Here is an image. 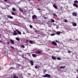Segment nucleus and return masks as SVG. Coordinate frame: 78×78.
<instances>
[{
	"label": "nucleus",
	"mask_w": 78,
	"mask_h": 78,
	"mask_svg": "<svg viewBox=\"0 0 78 78\" xmlns=\"http://www.w3.org/2000/svg\"><path fill=\"white\" fill-rule=\"evenodd\" d=\"M76 71L77 72V73H78V69H76Z\"/></svg>",
	"instance_id": "c03bdc74"
},
{
	"label": "nucleus",
	"mask_w": 78,
	"mask_h": 78,
	"mask_svg": "<svg viewBox=\"0 0 78 78\" xmlns=\"http://www.w3.org/2000/svg\"><path fill=\"white\" fill-rule=\"evenodd\" d=\"M35 32H36V33H37V31H35Z\"/></svg>",
	"instance_id": "49530a36"
},
{
	"label": "nucleus",
	"mask_w": 78,
	"mask_h": 78,
	"mask_svg": "<svg viewBox=\"0 0 78 78\" xmlns=\"http://www.w3.org/2000/svg\"><path fill=\"white\" fill-rule=\"evenodd\" d=\"M21 47H22V48H25V46H23V45H22L21 46Z\"/></svg>",
	"instance_id": "7c9ffc66"
},
{
	"label": "nucleus",
	"mask_w": 78,
	"mask_h": 78,
	"mask_svg": "<svg viewBox=\"0 0 78 78\" xmlns=\"http://www.w3.org/2000/svg\"><path fill=\"white\" fill-rule=\"evenodd\" d=\"M3 42V41H1V40H0V42Z\"/></svg>",
	"instance_id": "a19ab883"
},
{
	"label": "nucleus",
	"mask_w": 78,
	"mask_h": 78,
	"mask_svg": "<svg viewBox=\"0 0 78 78\" xmlns=\"http://www.w3.org/2000/svg\"><path fill=\"white\" fill-rule=\"evenodd\" d=\"M12 15H14V16H16V14H15L14 12H12Z\"/></svg>",
	"instance_id": "b1692460"
},
{
	"label": "nucleus",
	"mask_w": 78,
	"mask_h": 78,
	"mask_svg": "<svg viewBox=\"0 0 78 78\" xmlns=\"http://www.w3.org/2000/svg\"><path fill=\"white\" fill-rule=\"evenodd\" d=\"M9 78V77H8V78Z\"/></svg>",
	"instance_id": "5fc2aeb1"
},
{
	"label": "nucleus",
	"mask_w": 78,
	"mask_h": 78,
	"mask_svg": "<svg viewBox=\"0 0 78 78\" xmlns=\"http://www.w3.org/2000/svg\"><path fill=\"white\" fill-rule=\"evenodd\" d=\"M32 19H35L37 18V16L36 15H34L32 16Z\"/></svg>",
	"instance_id": "20e7f679"
},
{
	"label": "nucleus",
	"mask_w": 78,
	"mask_h": 78,
	"mask_svg": "<svg viewBox=\"0 0 78 78\" xmlns=\"http://www.w3.org/2000/svg\"><path fill=\"white\" fill-rule=\"evenodd\" d=\"M24 58L26 60H27V58L24 57Z\"/></svg>",
	"instance_id": "a18cd8bd"
},
{
	"label": "nucleus",
	"mask_w": 78,
	"mask_h": 78,
	"mask_svg": "<svg viewBox=\"0 0 78 78\" xmlns=\"http://www.w3.org/2000/svg\"><path fill=\"white\" fill-rule=\"evenodd\" d=\"M72 14L74 16H77V13L74 12L72 13Z\"/></svg>",
	"instance_id": "39448f33"
},
{
	"label": "nucleus",
	"mask_w": 78,
	"mask_h": 78,
	"mask_svg": "<svg viewBox=\"0 0 78 78\" xmlns=\"http://www.w3.org/2000/svg\"><path fill=\"white\" fill-rule=\"evenodd\" d=\"M73 6H75V7H76L77 8H78V5H76V3H73Z\"/></svg>",
	"instance_id": "9b49d317"
},
{
	"label": "nucleus",
	"mask_w": 78,
	"mask_h": 78,
	"mask_svg": "<svg viewBox=\"0 0 78 78\" xmlns=\"http://www.w3.org/2000/svg\"><path fill=\"white\" fill-rule=\"evenodd\" d=\"M51 44H52L54 45H57V43L55 41H52L51 42Z\"/></svg>",
	"instance_id": "7ed1b4c3"
},
{
	"label": "nucleus",
	"mask_w": 78,
	"mask_h": 78,
	"mask_svg": "<svg viewBox=\"0 0 78 78\" xmlns=\"http://www.w3.org/2000/svg\"><path fill=\"white\" fill-rule=\"evenodd\" d=\"M56 34L58 35H60V34H61V32L60 31H57L56 32Z\"/></svg>",
	"instance_id": "f8f14e48"
},
{
	"label": "nucleus",
	"mask_w": 78,
	"mask_h": 78,
	"mask_svg": "<svg viewBox=\"0 0 78 78\" xmlns=\"http://www.w3.org/2000/svg\"><path fill=\"white\" fill-rule=\"evenodd\" d=\"M53 6L54 8H55V9H58V7L56 6V5H53Z\"/></svg>",
	"instance_id": "dca6fc26"
},
{
	"label": "nucleus",
	"mask_w": 78,
	"mask_h": 78,
	"mask_svg": "<svg viewBox=\"0 0 78 78\" xmlns=\"http://www.w3.org/2000/svg\"><path fill=\"white\" fill-rule=\"evenodd\" d=\"M13 78H19V77L16 76V75L14 74Z\"/></svg>",
	"instance_id": "ddd939ff"
},
{
	"label": "nucleus",
	"mask_w": 78,
	"mask_h": 78,
	"mask_svg": "<svg viewBox=\"0 0 78 78\" xmlns=\"http://www.w3.org/2000/svg\"><path fill=\"white\" fill-rule=\"evenodd\" d=\"M29 42L30 43V44H33V42L32 41H31V40H30L29 41Z\"/></svg>",
	"instance_id": "4be33fe9"
},
{
	"label": "nucleus",
	"mask_w": 78,
	"mask_h": 78,
	"mask_svg": "<svg viewBox=\"0 0 78 78\" xmlns=\"http://www.w3.org/2000/svg\"><path fill=\"white\" fill-rule=\"evenodd\" d=\"M51 58H52V59H56V58H55V57L54 56H52Z\"/></svg>",
	"instance_id": "2eb2a0df"
},
{
	"label": "nucleus",
	"mask_w": 78,
	"mask_h": 78,
	"mask_svg": "<svg viewBox=\"0 0 78 78\" xmlns=\"http://www.w3.org/2000/svg\"><path fill=\"white\" fill-rule=\"evenodd\" d=\"M66 66H60V69H64L65 68H66Z\"/></svg>",
	"instance_id": "4468645a"
},
{
	"label": "nucleus",
	"mask_w": 78,
	"mask_h": 78,
	"mask_svg": "<svg viewBox=\"0 0 78 78\" xmlns=\"http://www.w3.org/2000/svg\"><path fill=\"white\" fill-rule=\"evenodd\" d=\"M30 62L31 66H33V65H34V62H33V61L30 60Z\"/></svg>",
	"instance_id": "1a4fd4ad"
},
{
	"label": "nucleus",
	"mask_w": 78,
	"mask_h": 78,
	"mask_svg": "<svg viewBox=\"0 0 78 78\" xmlns=\"http://www.w3.org/2000/svg\"><path fill=\"white\" fill-rule=\"evenodd\" d=\"M77 78H78V77H77Z\"/></svg>",
	"instance_id": "864d4df0"
},
{
	"label": "nucleus",
	"mask_w": 78,
	"mask_h": 78,
	"mask_svg": "<svg viewBox=\"0 0 78 78\" xmlns=\"http://www.w3.org/2000/svg\"><path fill=\"white\" fill-rule=\"evenodd\" d=\"M64 22H65L66 23H68V21L66 19H65L64 20Z\"/></svg>",
	"instance_id": "6ab92c4d"
},
{
	"label": "nucleus",
	"mask_w": 78,
	"mask_h": 78,
	"mask_svg": "<svg viewBox=\"0 0 78 78\" xmlns=\"http://www.w3.org/2000/svg\"><path fill=\"white\" fill-rule=\"evenodd\" d=\"M42 76L45 77H48V78H50V76H51V75L50 74H45V75H43Z\"/></svg>",
	"instance_id": "f257e3e1"
},
{
	"label": "nucleus",
	"mask_w": 78,
	"mask_h": 78,
	"mask_svg": "<svg viewBox=\"0 0 78 78\" xmlns=\"http://www.w3.org/2000/svg\"><path fill=\"white\" fill-rule=\"evenodd\" d=\"M51 36H54V35H55V34H51Z\"/></svg>",
	"instance_id": "c85d7f7f"
},
{
	"label": "nucleus",
	"mask_w": 78,
	"mask_h": 78,
	"mask_svg": "<svg viewBox=\"0 0 78 78\" xmlns=\"http://www.w3.org/2000/svg\"><path fill=\"white\" fill-rule=\"evenodd\" d=\"M25 34V33H23V34Z\"/></svg>",
	"instance_id": "de8ad7c7"
},
{
	"label": "nucleus",
	"mask_w": 78,
	"mask_h": 78,
	"mask_svg": "<svg viewBox=\"0 0 78 78\" xmlns=\"http://www.w3.org/2000/svg\"><path fill=\"white\" fill-rule=\"evenodd\" d=\"M32 56L34 58L35 57H36V56H37V55H36V54H32Z\"/></svg>",
	"instance_id": "f3484780"
},
{
	"label": "nucleus",
	"mask_w": 78,
	"mask_h": 78,
	"mask_svg": "<svg viewBox=\"0 0 78 78\" xmlns=\"http://www.w3.org/2000/svg\"><path fill=\"white\" fill-rule=\"evenodd\" d=\"M17 35V33L16 32V31H14L13 35L14 36H16V35Z\"/></svg>",
	"instance_id": "9d476101"
},
{
	"label": "nucleus",
	"mask_w": 78,
	"mask_h": 78,
	"mask_svg": "<svg viewBox=\"0 0 78 78\" xmlns=\"http://www.w3.org/2000/svg\"><path fill=\"white\" fill-rule=\"evenodd\" d=\"M57 59H58V60H61V58H60V57H58L57 58Z\"/></svg>",
	"instance_id": "bb28decb"
},
{
	"label": "nucleus",
	"mask_w": 78,
	"mask_h": 78,
	"mask_svg": "<svg viewBox=\"0 0 78 78\" xmlns=\"http://www.w3.org/2000/svg\"><path fill=\"white\" fill-rule=\"evenodd\" d=\"M10 69H13V67H11L10 68Z\"/></svg>",
	"instance_id": "f704fd0d"
},
{
	"label": "nucleus",
	"mask_w": 78,
	"mask_h": 78,
	"mask_svg": "<svg viewBox=\"0 0 78 78\" xmlns=\"http://www.w3.org/2000/svg\"><path fill=\"white\" fill-rule=\"evenodd\" d=\"M11 48H13V49H15L12 46H11Z\"/></svg>",
	"instance_id": "72a5a7b5"
},
{
	"label": "nucleus",
	"mask_w": 78,
	"mask_h": 78,
	"mask_svg": "<svg viewBox=\"0 0 78 78\" xmlns=\"http://www.w3.org/2000/svg\"><path fill=\"white\" fill-rule=\"evenodd\" d=\"M53 16H57V15L56 14H53Z\"/></svg>",
	"instance_id": "c9c22d12"
},
{
	"label": "nucleus",
	"mask_w": 78,
	"mask_h": 78,
	"mask_svg": "<svg viewBox=\"0 0 78 78\" xmlns=\"http://www.w3.org/2000/svg\"><path fill=\"white\" fill-rule=\"evenodd\" d=\"M35 53L37 55L38 54H40V53H41V51L39 50L36 51L35 52Z\"/></svg>",
	"instance_id": "f03ea898"
},
{
	"label": "nucleus",
	"mask_w": 78,
	"mask_h": 78,
	"mask_svg": "<svg viewBox=\"0 0 78 78\" xmlns=\"http://www.w3.org/2000/svg\"><path fill=\"white\" fill-rule=\"evenodd\" d=\"M26 42H29L28 40H27L26 41Z\"/></svg>",
	"instance_id": "ea45409f"
},
{
	"label": "nucleus",
	"mask_w": 78,
	"mask_h": 78,
	"mask_svg": "<svg viewBox=\"0 0 78 78\" xmlns=\"http://www.w3.org/2000/svg\"><path fill=\"white\" fill-rule=\"evenodd\" d=\"M55 42H58V43H59V42H58V41H57V40L55 41Z\"/></svg>",
	"instance_id": "79ce46f5"
},
{
	"label": "nucleus",
	"mask_w": 78,
	"mask_h": 78,
	"mask_svg": "<svg viewBox=\"0 0 78 78\" xmlns=\"http://www.w3.org/2000/svg\"><path fill=\"white\" fill-rule=\"evenodd\" d=\"M16 31L18 32V34H20V35H21V32L19 31V30L17 29H16Z\"/></svg>",
	"instance_id": "423d86ee"
},
{
	"label": "nucleus",
	"mask_w": 78,
	"mask_h": 78,
	"mask_svg": "<svg viewBox=\"0 0 78 78\" xmlns=\"http://www.w3.org/2000/svg\"><path fill=\"white\" fill-rule=\"evenodd\" d=\"M28 1H31V0H28Z\"/></svg>",
	"instance_id": "8fccbe9b"
},
{
	"label": "nucleus",
	"mask_w": 78,
	"mask_h": 78,
	"mask_svg": "<svg viewBox=\"0 0 78 78\" xmlns=\"http://www.w3.org/2000/svg\"><path fill=\"white\" fill-rule=\"evenodd\" d=\"M16 39L17 41H20V39H19V38H18V37L16 38Z\"/></svg>",
	"instance_id": "412c9836"
},
{
	"label": "nucleus",
	"mask_w": 78,
	"mask_h": 78,
	"mask_svg": "<svg viewBox=\"0 0 78 78\" xmlns=\"http://www.w3.org/2000/svg\"><path fill=\"white\" fill-rule=\"evenodd\" d=\"M47 19V17H44V19H45V20H46V19Z\"/></svg>",
	"instance_id": "e433bc0d"
},
{
	"label": "nucleus",
	"mask_w": 78,
	"mask_h": 78,
	"mask_svg": "<svg viewBox=\"0 0 78 78\" xmlns=\"http://www.w3.org/2000/svg\"><path fill=\"white\" fill-rule=\"evenodd\" d=\"M7 17L8 18H9V19H13V17L9 15H7Z\"/></svg>",
	"instance_id": "0eeeda50"
},
{
	"label": "nucleus",
	"mask_w": 78,
	"mask_h": 78,
	"mask_svg": "<svg viewBox=\"0 0 78 78\" xmlns=\"http://www.w3.org/2000/svg\"><path fill=\"white\" fill-rule=\"evenodd\" d=\"M1 37V34H0V37Z\"/></svg>",
	"instance_id": "3c124183"
},
{
	"label": "nucleus",
	"mask_w": 78,
	"mask_h": 78,
	"mask_svg": "<svg viewBox=\"0 0 78 78\" xmlns=\"http://www.w3.org/2000/svg\"><path fill=\"white\" fill-rule=\"evenodd\" d=\"M68 53H71V51H68Z\"/></svg>",
	"instance_id": "2f4dec72"
},
{
	"label": "nucleus",
	"mask_w": 78,
	"mask_h": 78,
	"mask_svg": "<svg viewBox=\"0 0 78 78\" xmlns=\"http://www.w3.org/2000/svg\"><path fill=\"white\" fill-rule=\"evenodd\" d=\"M18 66H19V67H20V64L18 65Z\"/></svg>",
	"instance_id": "37998d69"
},
{
	"label": "nucleus",
	"mask_w": 78,
	"mask_h": 78,
	"mask_svg": "<svg viewBox=\"0 0 78 78\" xmlns=\"http://www.w3.org/2000/svg\"><path fill=\"white\" fill-rule=\"evenodd\" d=\"M74 2L75 3H78V1H74Z\"/></svg>",
	"instance_id": "393cba45"
},
{
	"label": "nucleus",
	"mask_w": 78,
	"mask_h": 78,
	"mask_svg": "<svg viewBox=\"0 0 78 78\" xmlns=\"http://www.w3.org/2000/svg\"><path fill=\"white\" fill-rule=\"evenodd\" d=\"M30 27V28H33V26L31 25H29Z\"/></svg>",
	"instance_id": "a878e982"
},
{
	"label": "nucleus",
	"mask_w": 78,
	"mask_h": 78,
	"mask_svg": "<svg viewBox=\"0 0 78 78\" xmlns=\"http://www.w3.org/2000/svg\"><path fill=\"white\" fill-rule=\"evenodd\" d=\"M10 41L11 42V43L12 44H15V43H14V42L13 40H12L10 39Z\"/></svg>",
	"instance_id": "6e6552de"
},
{
	"label": "nucleus",
	"mask_w": 78,
	"mask_h": 78,
	"mask_svg": "<svg viewBox=\"0 0 78 78\" xmlns=\"http://www.w3.org/2000/svg\"><path fill=\"white\" fill-rule=\"evenodd\" d=\"M19 9L20 11H21V12H23V10H22V9H21L19 7Z\"/></svg>",
	"instance_id": "a211bd4d"
},
{
	"label": "nucleus",
	"mask_w": 78,
	"mask_h": 78,
	"mask_svg": "<svg viewBox=\"0 0 78 78\" xmlns=\"http://www.w3.org/2000/svg\"><path fill=\"white\" fill-rule=\"evenodd\" d=\"M12 10L13 11H16V9H15V8H12Z\"/></svg>",
	"instance_id": "5701e85b"
},
{
	"label": "nucleus",
	"mask_w": 78,
	"mask_h": 78,
	"mask_svg": "<svg viewBox=\"0 0 78 78\" xmlns=\"http://www.w3.org/2000/svg\"><path fill=\"white\" fill-rule=\"evenodd\" d=\"M45 72H47V71L46 70H45Z\"/></svg>",
	"instance_id": "09e8293b"
},
{
	"label": "nucleus",
	"mask_w": 78,
	"mask_h": 78,
	"mask_svg": "<svg viewBox=\"0 0 78 78\" xmlns=\"http://www.w3.org/2000/svg\"><path fill=\"white\" fill-rule=\"evenodd\" d=\"M73 25L74 27H76V23H74L73 24Z\"/></svg>",
	"instance_id": "aec40b11"
},
{
	"label": "nucleus",
	"mask_w": 78,
	"mask_h": 78,
	"mask_svg": "<svg viewBox=\"0 0 78 78\" xmlns=\"http://www.w3.org/2000/svg\"><path fill=\"white\" fill-rule=\"evenodd\" d=\"M4 1L5 2H8V0H4Z\"/></svg>",
	"instance_id": "58836bf2"
},
{
	"label": "nucleus",
	"mask_w": 78,
	"mask_h": 78,
	"mask_svg": "<svg viewBox=\"0 0 78 78\" xmlns=\"http://www.w3.org/2000/svg\"><path fill=\"white\" fill-rule=\"evenodd\" d=\"M51 22H55V20L53 19H52L51 20Z\"/></svg>",
	"instance_id": "cd10ccee"
},
{
	"label": "nucleus",
	"mask_w": 78,
	"mask_h": 78,
	"mask_svg": "<svg viewBox=\"0 0 78 78\" xmlns=\"http://www.w3.org/2000/svg\"><path fill=\"white\" fill-rule=\"evenodd\" d=\"M38 0V1H40V0Z\"/></svg>",
	"instance_id": "603ef678"
},
{
	"label": "nucleus",
	"mask_w": 78,
	"mask_h": 78,
	"mask_svg": "<svg viewBox=\"0 0 78 78\" xmlns=\"http://www.w3.org/2000/svg\"><path fill=\"white\" fill-rule=\"evenodd\" d=\"M39 11H40V10H41V9L39 8H38L37 9Z\"/></svg>",
	"instance_id": "4c0bfd02"
},
{
	"label": "nucleus",
	"mask_w": 78,
	"mask_h": 78,
	"mask_svg": "<svg viewBox=\"0 0 78 78\" xmlns=\"http://www.w3.org/2000/svg\"><path fill=\"white\" fill-rule=\"evenodd\" d=\"M7 44H10V42H9V41H8V42H7Z\"/></svg>",
	"instance_id": "c756f323"
},
{
	"label": "nucleus",
	"mask_w": 78,
	"mask_h": 78,
	"mask_svg": "<svg viewBox=\"0 0 78 78\" xmlns=\"http://www.w3.org/2000/svg\"><path fill=\"white\" fill-rule=\"evenodd\" d=\"M35 69H38V67H37V66H35Z\"/></svg>",
	"instance_id": "473e14b6"
}]
</instances>
